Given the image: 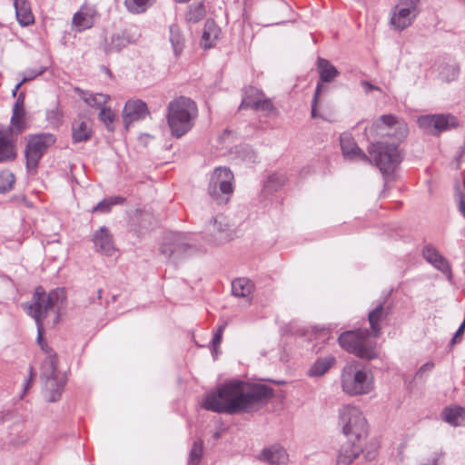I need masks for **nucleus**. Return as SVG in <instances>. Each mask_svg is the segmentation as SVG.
Instances as JSON below:
<instances>
[{
    "label": "nucleus",
    "instance_id": "f257e3e1",
    "mask_svg": "<svg viewBox=\"0 0 465 465\" xmlns=\"http://www.w3.org/2000/svg\"><path fill=\"white\" fill-rule=\"evenodd\" d=\"M65 300L64 289H55L48 294L42 287L35 289L31 303L23 304L24 310L32 316L37 326V342L45 352L46 357L41 365V379L44 382L45 396L50 402L60 400L64 387L66 384V377L57 370L56 353L43 341L44 326L43 321L49 315L54 313V324L58 321L56 307Z\"/></svg>",
    "mask_w": 465,
    "mask_h": 465
},
{
    "label": "nucleus",
    "instance_id": "f03ea898",
    "mask_svg": "<svg viewBox=\"0 0 465 465\" xmlns=\"http://www.w3.org/2000/svg\"><path fill=\"white\" fill-rule=\"evenodd\" d=\"M273 396V391L264 384L248 385L240 381L224 383L217 391L205 395L202 407L217 413L250 412Z\"/></svg>",
    "mask_w": 465,
    "mask_h": 465
},
{
    "label": "nucleus",
    "instance_id": "7ed1b4c3",
    "mask_svg": "<svg viewBox=\"0 0 465 465\" xmlns=\"http://www.w3.org/2000/svg\"><path fill=\"white\" fill-rule=\"evenodd\" d=\"M341 387L349 396H361L371 393L375 388L371 370L357 361L347 362L341 371Z\"/></svg>",
    "mask_w": 465,
    "mask_h": 465
},
{
    "label": "nucleus",
    "instance_id": "20e7f679",
    "mask_svg": "<svg viewBox=\"0 0 465 465\" xmlns=\"http://www.w3.org/2000/svg\"><path fill=\"white\" fill-rule=\"evenodd\" d=\"M198 115L196 104L190 98L181 96L168 105L167 123L173 136L181 138L193 126Z\"/></svg>",
    "mask_w": 465,
    "mask_h": 465
},
{
    "label": "nucleus",
    "instance_id": "39448f33",
    "mask_svg": "<svg viewBox=\"0 0 465 465\" xmlns=\"http://www.w3.org/2000/svg\"><path fill=\"white\" fill-rule=\"evenodd\" d=\"M338 341L344 350L359 358L372 360L379 356L377 343L370 337L367 329L345 331L339 336Z\"/></svg>",
    "mask_w": 465,
    "mask_h": 465
},
{
    "label": "nucleus",
    "instance_id": "423d86ee",
    "mask_svg": "<svg viewBox=\"0 0 465 465\" xmlns=\"http://www.w3.org/2000/svg\"><path fill=\"white\" fill-rule=\"evenodd\" d=\"M368 153L371 159L369 163H374L384 176L391 175L401 161L398 145L395 143H373L369 146Z\"/></svg>",
    "mask_w": 465,
    "mask_h": 465
},
{
    "label": "nucleus",
    "instance_id": "0eeeda50",
    "mask_svg": "<svg viewBox=\"0 0 465 465\" xmlns=\"http://www.w3.org/2000/svg\"><path fill=\"white\" fill-rule=\"evenodd\" d=\"M193 250L191 234L178 232H167L160 245L161 253L173 263L187 257Z\"/></svg>",
    "mask_w": 465,
    "mask_h": 465
},
{
    "label": "nucleus",
    "instance_id": "6e6552de",
    "mask_svg": "<svg viewBox=\"0 0 465 465\" xmlns=\"http://www.w3.org/2000/svg\"><path fill=\"white\" fill-rule=\"evenodd\" d=\"M340 425L347 439L361 441L367 433V421L361 411L354 405H344L339 411Z\"/></svg>",
    "mask_w": 465,
    "mask_h": 465
},
{
    "label": "nucleus",
    "instance_id": "1a4fd4ad",
    "mask_svg": "<svg viewBox=\"0 0 465 465\" xmlns=\"http://www.w3.org/2000/svg\"><path fill=\"white\" fill-rule=\"evenodd\" d=\"M233 174L227 167H217L210 177L208 193L218 203H226L233 193Z\"/></svg>",
    "mask_w": 465,
    "mask_h": 465
},
{
    "label": "nucleus",
    "instance_id": "9d476101",
    "mask_svg": "<svg viewBox=\"0 0 465 465\" xmlns=\"http://www.w3.org/2000/svg\"><path fill=\"white\" fill-rule=\"evenodd\" d=\"M55 136L49 133H42L29 135L25 150L26 168L30 172H35L39 161L47 149L54 144Z\"/></svg>",
    "mask_w": 465,
    "mask_h": 465
},
{
    "label": "nucleus",
    "instance_id": "9b49d317",
    "mask_svg": "<svg viewBox=\"0 0 465 465\" xmlns=\"http://www.w3.org/2000/svg\"><path fill=\"white\" fill-rule=\"evenodd\" d=\"M419 0H400L391 17V24L398 30L410 26L418 15Z\"/></svg>",
    "mask_w": 465,
    "mask_h": 465
},
{
    "label": "nucleus",
    "instance_id": "f8f14e48",
    "mask_svg": "<svg viewBox=\"0 0 465 465\" xmlns=\"http://www.w3.org/2000/svg\"><path fill=\"white\" fill-rule=\"evenodd\" d=\"M317 69L320 75V81L317 84L314 95L312 101V118L321 117V115L318 114L317 113V104L320 97V94L322 90L324 88L322 84L331 82L339 75V71L336 69V67L332 65L329 60L324 58H318Z\"/></svg>",
    "mask_w": 465,
    "mask_h": 465
},
{
    "label": "nucleus",
    "instance_id": "ddd939ff",
    "mask_svg": "<svg viewBox=\"0 0 465 465\" xmlns=\"http://www.w3.org/2000/svg\"><path fill=\"white\" fill-rule=\"evenodd\" d=\"M205 237L213 244H222L231 238V232L225 218L218 215L212 219L205 227Z\"/></svg>",
    "mask_w": 465,
    "mask_h": 465
},
{
    "label": "nucleus",
    "instance_id": "4468645a",
    "mask_svg": "<svg viewBox=\"0 0 465 465\" xmlns=\"http://www.w3.org/2000/svg\"><path fill=\"white\" fill-rule=\"evenodd\" d=\"M341 149L343 157L348 161L371 163L369 156L357 145L352 135L343 133L340 136Z\"/></svg>",
    "mask_w": 465,
    "mask_h": 465
},
{
    "label": "nucleus",
    "instance_id": "2eb2a0df",
    "mask_svg": "<svg viewBox=\"0 0 465 465\" xmlns=\"http://www.w3.org/2000/svg\"><path fill=\"white\" fill-rule=\"evenodd\" d=\"M148 114V108L142 100H129L123 111L124 127L128 129L135 122L143 119Z\"/></svg>",
    "mask_w": 465,
    "mask_h": 465
},
{
    "label": "nucleus",
    "instance_id": "dca6fc26",
    "mask_svg": "<svg viewBox=\"0 0 465 465\" xmlns=\"http://www.w3.org/2000/svg\"><path fill=\"white\" fill-rule=\"evenodd\" d=\"M136 35L129 29L113 34L104 40V50L106 54L119 52L136 41Z\"/></svg>",
    "mask_w": 465,
    "mask_h": 465
},
{
    "label": "nucleus",
    "instance_id": "f3484780",
    "mask_svg": "<svg viewBox=\"0 0 465 465\" xmlns=\"http://www.w3.org/2000/svg\"><path fill=\"white\" fill-rule=\"evenodd\" d=\"M362 451L361 441H357L355 439H348V440L344 442L339 450L336 464L349 465Z\"/></svg>",
    "mask_w": 465,
    "mask_h": 465
},
{
    "label": "nucleus",
    "instance_id": "a211bd4d",
    "mask_svg": "<svg viewBox=\"0 0 465 465\" xmlns=\"http://www.w3.org/2000/svg\"><path fill=\"white\" fill-rule=\"evenodd\" d=\"M96 14L97 12L94 6L84 5L81 9L74 15L72 20L73 27L78 32L91 28L94 24Z\"/></svg>",
    "mask_w": 465,
    "mask_h": 465
},
{
    "label": "nucleus",
    "instance_id": "6ab92c4d",
    "mask_svg": "<svg viewBox=\"0 0 465 465\" xmlns=\"http://www.w3.org/2000/svg\"><path fill=\"white\" fill-rule=\"evenodd\" d=\"M391 123H396L394 120V115H381L380 118L375 120L370 126L365 128L364 134L369 140L375 139L377 137H386L388 136V132H391V127L389 125Z\"/></svg>",
    "mask_w": 465,
    "mask_h": 465
},
{
    "label": "nucleus",
    "instance_id": "aec40b11",
    "mask_svg": "<svg viewBox=\"0 0 465 465\" xmlns=\"http://www.w3.org/2000/svg\"><path fill=\"white\" fill-rule=\"evenodd\" d=\"M15 140L11 130H0V163L15 160Z\"/></svg>",
    "mask_w": 465,
    "mask_h": 465
},
{
    "label": "nucleus",
    "instance_id": "412c9836",
    "mask_svg": "<svg viewBox=\"0 0 465 465\" xmlns=\"http://www.w3.org/2000/svg\"><path fill=\"white\" fill-rule=\"evenodd\" d=\"M422 255L434 268L450 277L451 271L448 261L433 246H425L422 250Z\"/></svg>",
    "mask_w": 465,
    "mask_h": 465
},
{
    "label": "nucleus",
    "instance_id": "4be33fe9",
    "mask_svg": "<svg viewBox=\"0 0 465 465\" xmlns=\"http://www.w3.org/2000/svg\"><path fill=\"white\" fill-rule=\"evenodd\" d=\"M93 242L96 251L105 255H111L114 250L112 234L105 226H102L94 233Z\"/></svg>",
    "mask_w": 465,
    "mask_h": 465
},
{
    "label": "nucleus",
    "instance_id": "5701e85b",
    "mask_svg": "<svg viewBox=\"0 0 465 465\" xmlns=\"http://www.w3.org/2000/svg\"><path fill=\"white\" fill-rule=\"evenodd\" d=\"M261 459L271 465H287L289 460L286 450L277 445L263 450L261 453Z\"/></svg>",
    "mask_w": 465,
    "mask_h": 465
},
{
    "label": "nucleus",
    "instance_id": "b1692460",
    "mask_svg": "<svg viewBox=\"0 0 465 465\" xmlns=\"http://www.w3.org/2000/svg\"><path fill=\"white\" fill-rule=\"evenodd\" d=\"M390 312V307H384L383 304L377 305L372 311L369 312L368 319L371 329L373 332V336L375 338L379 337L381 333V327L380 322L386 319Z\"/></svg>",
    "mask_w": 465,
    "mask_h": 465
},
{
    "label": "nucleus",
    "instance_id": "393cba45",
    "mask_svg": "<svg viewBox=\"0 0 465 465\" xmlns=\"http://www.w3.org/2000/svg\"><path fill=\"white\" fill-rule=\"evenodd\" d=\"M92 128L89 121L75 120L72 124V139L74 143L88 141L92 136Z\"/></svg>",
    "mask_w": 465,
    "mask_h": 465
},
{
    "label": "nucleus",
    "instance_id": "a878e982",
    "mask_svg": "<svg viewBox=\"0 0 465 465\" xmlns=\"http://www.w3.org/2000/svg\"><path fill=\"white\" fill-rule=\"evenodd\" d=\"M14 5L17 21L21 25L26 26L34 22V16L27 0H15Z\"/></svg>",
    "mask_w": 465,
    "mask_h": 465
},
{
    "label": "nucleus",
    "instance_id": "bb28decb",
    "mask_svg": "<svg viewBox=\"0 0 465 465\" xmlns=\"http://www.w3.org/2000/svg\"><path fill=\"white\" fill-rule=\"evenodd\" d=\"M333 356H326L317 359L308 371L310 377H321L324 375L335 363Z\"/></svg>",
    "mask_w": 465,
    "mask_h": 465
},
{
    "label": "nucleus",
    "instance_id": "cd10ccee",
    "mask_svg": "<svg viewBox=\"0 0 465 465\" xmlns=\"http://www.w3.org/2000/svg\"><path fill=\"white\" fill-rule=\"evenodd\" d=\"M253 290L252 282L247 278H237L232 282V293L236 297L249 298Z\"/></svg>",
    "mask_w": 465,
    "mask_h": 465
},
{
    "label": "nucleus",
    "instance_id": "c85d7f7f",
    "mask_svg": "<svg viewBox=\"0 0 465 465\" xmlns=\"http://www.w3.org/2000/svg\"><path fill=\"white\" fill-rule=\"evenodd\" d=\"M219 28L213 20H207L204 25L203 33L201 39V45L203 48H211L215 45L219 35Z\"/></svg>",
    "mask_w": 465,
    "mask_h": 465
},
{
    "label": "nucleus",
    "instance_id": "c756f323",
    "mask_svg": "<svg viewBox=\"0 0 465 465\" xmlns=\"http://www.w3.org/2000/svg\"><path fill=\"white\" fill-rule=\"evenodd\" d=\"M443 420L453 426H465V411L461 407H452L444 410Z\"/></svg>",
    "mask_w": 465,
    "mask_h": 465
},
{
    "label": "nucleus",
    "instance_id": "7c9ffc66",
    "mask_svg": "<svg viewBox=\"0 0 465 465\" xmlns=\"http://www.w3.org/2000/svg\"><path fill=\"white\" fill-rule=\"evenodd\" d=\"M419 127L426 134L438 135V114H426L418 118Z\"/></svg>",
    "mask_w": 465,
    "mask_h": 465
},
{
    "label": "nucleus",
    "instance_id": "2f4dec72",
    "mask_svg": "<svg viewBox=\"0 0 465 465\" xmlns=\"http://www.w3.org/2000/svg\"><path fill=\"white\" fill-rule=\"evenodd\" d=\"M169 31L170 43L172 45L174 54L177 56L183 52L185 40L180 27L177 25H172Z\"/></svg>",
    "mask_w": 465,
    "mask_h": 465
},
{
    "label": "nucleus",
    "instance_id": "473e14b6",
    "mask_svg": "<svg viewBox=\"0 0 465 465\" xmlns=\"http://www.w3.org/2000/svg\"><path fill=\"white\" fill-rule=\"evenodd\" d=\"M460 74V67L457 64H445L440 66L439 77L443 82L450 83L456 80Z\"/></svg>",
    "mask_w": 465,
    "mask_h": 465
},
{
    "label": "nucleus",
    "instance_id": "72a5a7b5",
    "mask_svg": "<svg viewBox=\"0 0 465 465\" xmlns=\"http://www.w3.org/2000/svg\"><path fill=\"white\" fill-rule=\"evenodd\" d=\"M253 108L256 110L272 111L273 105L268 99L258 98L256 101H250L249 97H243L240 109Z\"/></svg>",
    "mask_w": 465,
    "mask_h": 465
},
{
    "label": "nucleus",
    "instance_id": "f704fd0d",
    "mask_svg": "<svg viewBox=\"0 0 465 465\" xmlns=\"http://www.w3.org/2000/svg\"><path fill=\"white\" fill-rule=\"evenodd\" d=\"M394 120L396 123H391L390 125V133L388 134V137H392L396 141H401L408 134V126L404 121L398 119L394 116Z\"/></svg>",
    "mask_w": 465,
    "mask_h": 465
},
{
    "label": "nucleus",
    "instance_id": "c9c22d12",
    "mask_svg": "<svg viewBox=\"0 0 465 465\" xmlns=\"http://www.w3.org/2000/svg\"><path fill=\"white\" fill-rule=\"evenodd\" d=\"M82 99L91 107L102 109L109 100V95L104 94L82 93Z\"/></svg>",
    "mask_w": 465,
    "mask_h": 465
},
{
    "label": "nucleus",
    "instance_id": "e433bc0d",
    "mask_svg": "<svg viewBox=\"0 0 465 465\" xmlns=\"http://www.w3.org/2000/svg\"><path fill=\"white\" fill-rule=\"evenodd\" d=\"M458 122L455 116L451 114H438V135L451 128H455Z\"/></svg>",
    "mask_w": 465,
    "mask_h": 465
},
{
    "label": "nucleus",
    "instance_id": "4c0bfd02",
    "mask_svg": "<svg viewBox=\"0 0 465 465\" xmlns=\"http://www.w3.org/2000/svg\"><path fill=\"white\" fill-rule=\"evenodd\" d=\"M155 0H125L127 9L134 14H140L149 8Z\"/></svg>",
    "mask_w": 465,
    "mask_h": 465
},
{
    "label": "nucleus",
    "instance_id": "58836bf2",
    "mask_svg": "<svg viewBox=\"0 0 465 465\" xmlns=\"http://www.w3.org/2000/svg\"><path fill=\"white\" fill-rule=\"evenodd\" d=\"M11 125L8 130H11L12 133L15 131L16 134H21L25 129V111H13Z\"/></svg>",
    "mask_w": 465,
    "mask_h": 465
},
{
    "label": "nucleus",
    "instance_id": "ea45409f",
    "mask_svg": "<svg viewBox=\"0 0 465 465\" xmlns=\"http://www.w3.org/2000/svg\"><path fill=\"white\" fill-rule=\"evenodd\" d=\"M124 199L120 196L106 198L98 203L94 208L93 212L108 213L113 205L124 203Z\"/></svg>",
    "mask_w": 465,
    "mask_h": 465
},
{
    "label": "nucleus",
    "instance_id": "a19ab883",
    "mask_svg": "<svg viewBox=\"0 0 465 465\" xmlns=\"http://www.w3.org/2000/svg\"><path fill=\"white\" fill-rule=\"evenodd\" d=\"M203 450V443L202 440H195L192 446L189 454L188 465H198Z\"/></svg>",
    "mask_w": 465,
    "mask_h": 465
},
{
    "label": "nucleus",
    "instance_id": "79ce46f5",
    "mask_svg": "<svg viewBox=\"0 0 465 465\" xmlns=\"http://www.w3.org/2000/svg\"><path fill=\"white\" fill-rule=\"evenodd\" d=\"M286 178L282 174L273 173L270 175L264 184V188L269 192L277 191L285 183Z\"/></svg>",
    "mask_w": 465,
    "mask_h": 465
},
{
    "label": "nucleus",
    "instance_id": "37998d69",
    "mask_svg": "<svg viewBox=\"0 0 465 465\" xmlns=\"http://www.w3.org/2000/svg\"><path fill=\"white\" fill-rule=\"evenodd\" d=\"M205 15V8L203 3H199L194 5H191L186 15V19L189 22L196 23L203 19Z\"/></svg>",
    "mask_w": 465,
    "mask_h": 465
},
{
    "label": "nucleus",
    "instance_id": "c03bdc74",
    "mask_svg": "<svg viewBox=\"0 0 465 465\" xmlns=\"http://www.w3.org/2000/svg\"><path fill=\"white\" fill-rule=\"evenodd\" d=\"M15 183V176L9 171L0 173V193L9 191Z\"/></svg>",
    "mask_w": 465,
    "mask_h": 465
},
{
    "label": "nucleus",
    "instance_id": "a18cd8bd",
    "mask_svg": "<svg viewBox=\"0 0 465 465\" xmlns=\"http://www.w3.org/2000/svg\"><path fill=\"white\" fill-rule=\"evenodd\" d=\"M99 119L105 124L108 130H114V114L110 108L104 106L100 109Z\"/></svg>",
    "mask_w": 465,
    "mask_h": 465
},
{
    "label": "nucleus",
    "instance_id": "49530a36",
    "mask_svg": "<svg viewBox=\"0 0 465 465\" xmlns=\"http://www.w3.org/2000/svg\"><path fill=\"white\" fill-rule=\"evenodd\" d=\"M45 71V67L39 69H28L25 72L22 83H26L35 79L37 75L42 74Z\"/></svg>",
    "mask_w": 465,
    "mask_h": 465
},
{
    "label": "nucleus",
    "instance_id": "de8ad7c7",
    "mask_svg": "<svg viewBox=\"0 0 465 465\" xmlns=\"http://www.w3.org/2000/svg\"><path fill=\"white\" fill-rule=\"evenodd\" d=\"M457 202L459 211L465 217V194L461 191L457 193Z\"/></svg>",
    "mask_w": 465,
    "mask_h": 465
},
{
    "label": "nucleus",
    "instance_id": "09e8293b",
    "mask_svg": "<svg viewBox=\"0 0 465 465\" xmlns=\"http://www.w3.org/2000/svg\"><path fill=\"white\" fill-rule=\"evenodd\" d=\"M465 330V323L461 322L458 330L456 331L454 336L452 337L450 345L453 346L455 343L460 341V337L462 336Z\"/></svg>",
    "mask_w": 465,
    "mask_h": 465
},
{
    "label": "nucleus",
    "instance_id": "8fccbe9b",
    "mask_svg": "<svg viewBox=\"0 0 465 465\" xmlns=\"http://www.w3.org/2000/svg\"><path fill=\"white\" fill-rule=\"evenodd\" d=\"M434 367V363L428 361L424 363L416 372V378H422L424 372L430 371Z\"/></svg>",
    "mask_w": 465,
    "mask_h": 465
},
{
    "label": "nucleus",
    "instance_id": "3c124183",
    "mask_svg": "<svg viewBox=\"0 0 465 465\" xmlns=\"http://www.w3.org/2000/svg\"><path fill=\"white\" fill-rule=\"evenodd\" d=\"M24 100H25V94L21 93L18 95V98L14 104L13 111H25L24 110Z\"/></svg>",
    "mask_w": 465,
    "mask_h": 465
},
{
    "label": "nucleus",
    "instance_id": "603ef678",
    "mask_svg": "<svg viewBox=\"0 0 465 465\" xmlns=\"http://www.w3.org/2000/svg\"><path fill=\"white\" fill-rule=\"evenodd\" d=\"M222 337L223 335L220 333H215L212 340V345H213V354L217 352V348L222 342Z\"/></svg>",
    "mask_w": 465,
    "mask_h": 465
},
{
    "label": "nucleus",
    "instance_id": "864d4df0",
    "mask_svg": "<svg viewBox=\"0 0 465 465\" xmlns=\"http://www.w3.org/2000/svg\"><path fill=\"white\" fill-rule=\"evenodd\" d=\"M361 84L365 89L366 93H369L370 91H372V90H378V91L381 90L378 86L373 85L372 84H371L368 81H361Z\"/></svg>",
    "mask_w": 465,
    "mask_h": 465
},
{
    "label": "nucleus",
    "instance_id": "5fc2aeb1",
    "mask_svg": "<svg viewBox=\"0 0 465 465\" xmlns=\"http://www.w3.org/2000/svg\"><path fill=\"white\" fill-rule=\"evenodd\" d=\"M47 118L49 121H59L60 115L57 110H51L47 113Z\"/></svg>",
    "mask_w": 465,
    "mask_h": 465
},
{
    "label": "nucleus",
    "instance_id": "6e6d98bb",
    "mask_svg": "<svg viewBox=\"0 0 465 465\" xmlns=\"http://www.w3.org/2000/svg\"><path fill=\"white\" fill-rule=\"evenodd\" d=\"M258 94V91H257L256 89H254V88L251 87V88L248 90V92H247V94H246V95H245L244 97H249V100H250V101H256L259 97H257V98H253V97H252V94Z\"/></svg>",
    "mask_w": 465,
    "mask_h": 465
},
{
    "label": "nucleus",
    "instance_id": "4d7b16f0",
    "mask_svg": "<svg viewBox=\"0 0 465 465\" xmlns=\"http://www.w3.org/2000/svg\"><path fill=\"white\" fill-rule=\"evenodd\" d=\"M34 377H35V373L33 371V367H30V375H29V378L25 385V391H27L29 389V387L31 386V383L34 380Z\"/></svg>",
    "mask_w": 465,
    "mask_h": 465
},
{
    "label": "nucleus",
    "instance_id": "13d9d810",
    "mask_svg": "<svg viewBox=\"0 0 465 465\" xmlns=\"http://www.w3.org/2000/svg\"><path fill=\"white\" fill-rule=\"evenodd\" d=\"M25 83H22V80L15 86L14 90H13V95L15 96L18 90L21 88V86L24 84Z\"/></svg>",
    "mask_w": 465,
    "mask_h": 465
},
{
    "label": "nucleus",
    "instance_id": "bf43d9fd",
    "mask_svg": "<svg viewBox=\"0 0 465 465\" xmlns=\"http://www.w3.org/2000/svg\"><path fill=\"white\" fill-rule=\"evenodd\" d=\"M374 457H375V454H374L373 452H370V451H368V452L365 454V459H366V460H371L374 459Z\"/></svg>",
    "mask_w": 465,
    "mask_h": 465
},
{
    "label": "nucleus",
    "instance_id": "052dcab7",
    "mask_svg": "<svg viewBox=\"0 0 465 465\" xmlns=\"http://www.w3.org/2000/svg\"><path fill=\"white\" fill-rule=\"evenodd\" d=\"M225 326H226V323H224V324H223V325L219 326V328H218V330H217V331H216L215 333H220V334H222V335H223V331H224V329H225Z\"/></svg>",
    "mask_w": 465,
    "mask_h": 465
},
{
    "label": "nucleus",
    "instance_id": "680f3d73",
    "mask_svg": "<svg viewBox=\"0 0 465 465\" xmlns=\"http://www.w3.org/2000/svg\"><path fill=\"white\" fill-rule=\"evenodd\" d=\"M437 460H438V458H433L431 465H436Z\"/></svg>",
    "mask_w": 465,
    "mask_h": 465
},
{
    "label": "nucleus",
    "instance_id": "e2e57ef3",
    "mask_svg": "<svg viewBox=\"0 0 465 465\" xmlns=\"http://www.w3.org/2000/svg\"><path fill=\"white\" fill-rule=\"evenodd\" d=\"M98 299H101L102 297V290H98Z\"/></svg>",
    "mask_w": 465,
    "mask_h": 465
},
{
    "label": "nucleus",
    "instance_id": "0e129e2a",
    "mask_svg": "<svg viewBox=\"0 0 465 465\" xmlns=\"http://www.w3.org/2000/svg\"><path fill=\"white\" fill-rule=\"evenodd\" d=\"M219 437H220L219 432H216V433L214 434V438L218 439Z\"/></svg>",
    "mask_w": 465,
    "mask_h": 465
},
{
    "label": "nucleus",
    "instance_id": "69168bd1",
    "mask_svg": "<svg viewBox=\"0 0 465 465\" xmlns=\"http://www.w3.org/2000/svg\"><path fill=\"white\" fill-rule=\"evenodd\" d=\"M424 465H428V464H424Z\"/></svg>",
    "mask_w": 465,
    "mask_h": 465
}]
</instances>
